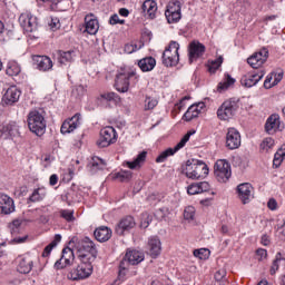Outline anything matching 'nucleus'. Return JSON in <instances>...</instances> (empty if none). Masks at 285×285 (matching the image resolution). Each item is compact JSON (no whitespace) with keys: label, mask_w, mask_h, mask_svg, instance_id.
Wrapping results in <instances>:
<instances>
[{"label":"nucleus","mask_w":285,"mask_h":285,"mask_svg":"<svg viewBox=\"0 0 285 285\" xmlns=\"http://www.w3.org/2000/svg\"><path fill=\"white\" fill-rule=\"evenodd\" d=\"M139 82V75H137V70L128 69L122 73H118L116 77V90L118 92H128L130 86H137Z\"/></svg>","instance_id":"obj_1"},{"label":"nucleus","mask_w":285,"mask_h":285,"mask_svg":"<svg viewBox=\"0 0 285 285\" xmlns=\"http://www.w3.org/2000/svg\"><path fill=\"white\" fill-rule=\"evenodd\" d=\"M184 173L188 179H204L208 175V165L202 160H188Z\"/></svg>","instance_id":"obj_2"},{"label":"nucleus","mask_w":285,"mask_h":285,"mask_svg":"<svg viewBox=\"0 0 285 285\" xmlns=\"http://www.w3.org/2000/svg\"><path fill=\"white\" fill-rule=\"evenodd\" d=\"M27 121L30 132H33L37 137L46 135V117H43V114L38 110L30 111Z\"/></svg>","instance_id":"obj_3"},{"label":"nucleus","mask_w":285,"mask_h":285,"mask_svg":"<svg viewBox=\"0 0 285 285\" xmlns=\"http://www.w3.org/2000/svg\"><path fill=\"white\" fill-rule=\"evenodd\" d=\"M92 275V261H80L76 269L68 274V279L77 282L78 279H88Z\"/></svg>","instance_id":"obj_4"},{"label":"nucleus","mask_w":285,"mask_h":285,"mask_svg":"<svg viewBox=\"0 0 285 285\" xmlns=\"http://www.w3.org/2000/svg\"><path fill=\"white\" fill-rule=\"evenodd\" d=\"M163 63L167 68L179 63V42L171 41L163 52Z\"/></svg>","instance_id":"obj_5"},{"label":"nucleus","mask_w":285,"mask_h":285,"mask_svg":"<svg viewBox=\"0 0 285 285\" xmlns=\"http://www.w3.org/2000/svg\"><path fill=\"white\" fill-rule=\"evenodd\" d=\"M78 257L80 262H95L97 259V246H95V243L90 238H86L82 242L78 250Z\"/></svg>","instance_id":"obj_6"},{"label":"nucleus","mask_w":285,"mask_h":285,"mask_svg":"<svg viewBox=\"0 0 285 285\" xmlns=\"http://www.w3.org/2000/svg\"><path fill=\"white\" fill-rule=\"evenodd\" d=\"M237 101L235 99L226 100L222 104V106L217 110V117L222 121H228V119H233L235 117V112H237Z\"/></svg>","instance_id":"obj_7"},{"label":"nucleus","mask_w":285,"mask_h":285,"mask_svg":"<svg viewBox=\"0 0 285 285\" xmlns=\"http://www.w3.org/2000/svg\"><path fill=\"white\" fill-rule=\"evenodd\" d=\"M214 175L220 184H226L230 179L233 171L230 164L226 160H217L214 166Z\"/></svg>","instance_id":"obj_8"},{"label":"nucleus","mask_w":285,"mask_h":285,"mask_svg":"<svg viewBox=\"0 0 285 285\" xmlns=\"http://www.w3.org/2000/svg\"><path fill=\"white\" fill-rule=\"evenodd\" d=\"M117 141V130L108 126L100 130V136L97 140L98 148H108L111 144Z\"/></svg>","instance_id":"obj_9"},{"label":"nucleus","mask_w":285,"mask_h":285,"mask_svg":"<svg viewBox=\"0 0 285 285\" xmlns=\"http://www.w3.org/2000/svg\"><path fill=\"white\" fill-rule=\"evenodd\" d=\"M19 23L26 32H35L38 28L37 17L32 16L30 11L20 14Z\"/></svg>","instance_id":"obj_10"},{"label":"nucleus","mask_w":285,"mask_h":285,"mask_svg":"<svg viewBox=\"0 0 285 285\" xmlns=\"http://www.w3.org/2000/svg\"><path fill=\"white\" fill-rule=\"evenodd\" d=\"M75 262V252L70 247H65L62 249V254L60 259H58L55 263V268L57 271H61L62 268H66L68 266H72V263Z\"/></svg>","instance_id":"obj_11"},{"label":"nucleus","mask_w":285,"mask_h":285,"mask_svg":"<svg viewBox=\"0 0 285 285\" xmlns=\"http://www.w3.org/2000/svg\"><path fill=\"white\" fill-rule=\"evenodd\" d=\"M265 130L267 135H275V132H282L284 130V124L279 119V115H271L265 124Z\"/></svg>","instance_id":"obj_12"},{"label":"nucleus","mask_w":285,"mask_h":285,"mask_svg":"<svg viewBox=\"0 0 285 285\" xmlns=\"http://www.w3.org/2000/svg\"><path fill=\"white\" fill-rule=\"evenodd\" d=\"M242 146V135L235 128H228L226 134V148L237 150Z\"/></svg>","instance_id":"obj_13"},{"label":"nucleus","mask_w":285,"mask_h":285,"mask_svg":"<svg viewBox=\"0 0 285 285\" xmlns=\"http://www.w3.org/2000/svg\"><path fill=\"white\" fill-rule=\"evenodd\" d=\"M268 60V49L263 48L261 51L255 52L249 58H247V63L250 68L257 69L262 68L264 63Z\"/></svg>","instance_id":"obj_14"},{"label":"nucleus","mask_w":285,"mask_h":285,"mask_svg":"<svg viewBox=\"0 0 285 285\" xmlns=\"http://www.w3.org/2000/svg\"><path fill=\"white\" fill-rule=\"evenodd\" d=\"M204 52H206V46H204V43L197 40L191 41L188 47L189 63L204 57Z\"/></svg>","instance_id":"obj_15"},{"label":"nucleus","mask_w":285,"mask_h":285,"mask_svg":"<svg viewBox=\"0 0 285 285\" xmlns=\"http://www.w3.org/2000/svg\"><path fill=\"white\" fill-rule=\"evenodd\" d=\"M79 126H81V114H76L71 118L63 121V124L60 128V132L62 135H68L70 132H75V130H77V128H79Z\"/></svg>","instance_id":"obj_16"},{"label":"nucleus","mask_w":285,"mask_h":285,"mask_svg":"<svg viewBox=\"0 0 285 285\" xmlns=\"http://www.w3.org/2000/svg\"><path fill=\"white\" fill-rule=\"evenodd\" d=\"M33 66L40 72H50L55 67V62L48 56H33Z\"/></svg>","instance_id":"obj_17"},{"label":"nucleus","mask_w":285,"mask_h":285,"mask_svg":"<svg viewBox=\"0 0 285 285\" xmlns=\"http://www.w3.org/2000/svg\"><path fill=\"white\" fill-rule=\"evenodd\" d=\"M264 75H266L264 70H261L258 72L246 73L245 76L242 77L240 83L245 88H253V86H257V83H259V81L264 79Z\"/></svg>","instance_id":"obj_18"},{"label":"nucleus","mask_w":285,"mask_h":285,"mask_svg":"<svg viewBox=\"0 0 285 285\" xmlns=\"http://www.w3.org/2000/svg\"><path fill=\"white\" fill-rule=\"evenodd\" d=\"M237 193L242 204H250V200L253 199V185L243 183L237 186Z\"/></svg>","instance_id":"obj_19"},{"label":"nucleus","mask_w":285,"mask_h":285,"mask_svg":"<svg viewBox=\"0 0 285 285\" xmlns=\"http://www.w3.org/2000/svg\"><path fill=\"white\" fill-rule=\"evenodd\" d=\"M17 271L22 275H28L32 271L33 262L30 255H22L17 258Z\"/></svg>","instance_id":"obj_20"},{"label":"nucleus","mask_w":285,"mask_h":285,"mask_svg":"<svg viewBox=\"0 0 285 285\" xmlns=\"http://www.w3.org/2000/svg\"><path fill=\"white\" fill-rule=\"evenodd\" d=\"M19 137V125L17 122H9L0 127V139H10Z\"/></svg>","instance_id":"obj_21"},{"label":"nucleus","mask_w":285,"mask_h":285,"mask_svg":"<svg viewBox=\"0 0 285 285\" xmlns=\"http://www.w3.org/2000/svg\"><path fill=\"white\" fill-rule=\"evenodd\" d=\"M0 213L1 215H10L14 213V199L12 197L0 194Z\"/></svg>","instance_id":"obj_22"},{"label":"nucleus","mask_w":285,"mask_h":285,"mask_svg":"<svg viewBox=\"0 0 285 285\" xmlns=\"http://www.w3.org/2000/svg\"><path fill=\"white\" fill-rule=\"evenodd\" d=\"M85 32H87V35H96L99 32V20H97V16L89 13L85 17Z\"/></svg>","instance_id":"obj_23"},{"label":"nucleus","mask_w":285,"mask_h":285,"mask_svg":"<svg viewBox=\"0 0 285 285\" xmlns=\"http://www.w3.org/2000/svg\"><path fill=\"white\" fill-rule=\"evenodd\" d=\"M147 248L150 257H153L154 259H156V257H159V255H161V240L159 239V237L151 236L148 239Z\"/></svg>","instance_id":"obj_24"},{"label":"nucleus","mask_w":285,"mask_h":285,"mask_svg":"<svg viewBox=\"0 0 285 285\" xmlns=\"http://www.w3.org/2000/svg\"><path fill=\"white\" fill-rule=\"evenodd\" d=\"M21 97V90L17 88V86H11L7 89L6 94L3 95V101L7 106H12L19 101Z\"/></svg>","instance_id":"obj_25"},{"label":"nucleus","mask_w":285,"mask_h":285,"mask_svg":"<svg viewBox=\"0 0 285 285\" xmlns=\"http://www.w3.org/2000/svg\"><path fill=\"white\" fill-rule=\"evenodd\" d=\"M135 218L132 216H127L119 222L116 227V233L117 235H124L126 230H131V228H135Z\"/></svg>","instance_id":"obj_26"},{"label":"nucleus","mask_w":285,"mask_h":285,"mask_svg":"<svg viewBox=\"0 0 285 285\" xmlns=\"http://www.w3.org/2000/svg\"><path fill=\"white\" fill-rule=\"evenodd\" d=\"M144 259V253L137 249L128 250L125 255V262H128V264H130L131 266H137V264H141Z\"/></svg>","instance_id":"obj_27"},{"label":"nucleus","mask_w":285,"mask_h":285,"mask_svg":"<svg viewBox=\"0 0 285 285\" xmlns=\"http://www.w3.org/2000/svg\"><path fill=\"white\" fill-rule=\"evenodd\" d=\"M148 157V151H141L137 155L134 161H125V166L130 170H139L144 164H146V158Z\"/></svg>","instance_id":"obj_28"},{"label":"nucleus","mask_w":285,"mask_h":285,"mask_svg":"<svg viewBox=\"0 0 285 285\" xmlns=\"http://www.w3.org/2000/svg\"><path fill=\"white\" fill-rule=\"evenodd\" d=\"M75 57H77V55L75 53L73 50L57 51V61H58V63H60V66H66L67 63H72V61H75Z\"/></svg>","instance_id":"obj_29"},{"label":"nucleus","mask_w":285,"mask_h":285,"mask_svg":"<svg viewBox=\"0 0 285 285\" xmlns=\"http://www.w3.org/2000/svg\"><path fill=\"white\" fill-rule=\"evenodd\" d=\"M94 235L97 242H108V239L112 237V230L107 226H100L96 228V230L94 232Z\"/></svg>","instance_id":"obj_30"},{"label":"nucleus","mask_w":285,"mask_h":285,"mask_svg":"<svg viewBox=\"0 0 285 285\" xmlns=\"http://www.w3.org/2000/svg\"><path fill=\"white\" fill-rule=\"evenodd\" d=\"M138 66L142 72H150V70H155L157 60L153 57L142 58L138 61Z\"/></svg>","instance_id":"obj_31"},{"label":"nucleus","mask_w":285,"mask_h":285,"mask_svg":"<svg viewBox=\"0 0 285 285\" xmlns=\"http://www.w3.org/2000/svg\"><path fill=\"white\" fill-rule=\"evenodd\" d=\"M142 12L148 14L150 19H155V14L157 12V2H155V0H146L142 3Z\"/></svg>","instance_id":"obj_32"},{"label":"nucleus","mask_w":285,"mask_h":285,"mask_svg":"<svg viewBox=\"0 0 285 285\" xmlns=\"http://www.w3.org/2000/svg\"><path fill=\"white\" fill-rule=\"evenodd\" d=\"M181 150V148H177V145L174 148H168L165 151L160 153L159 156L156 158L157 164H164L168 159V157H173L175 153Z\"/></svg>","instance_id":"obj_33"},{"label":"nucleus","mask_w":285,"mask_h":285,"mask_svg":"<svg viewBox=\"0 0 285 285\" xmlns=\"http://www.w3.org/2000/svg\"><path fill=\"white\" fill-rule=\"evenodd\" d=\"M46 195H48V191L46 190V187H39L33 190L31 196L29 197L30 202H42V199H46Z\"/></svg>","instance_id":"obj_34"},{"label":"nucleus","mask_w":285,"mask_h":285,"mask_svg":"<svg viewBox=\"0 0 285 285\" xmlns=\"http://www.w3.org/2000/svg\"><path fill=\"white\" fill-rule=\"evenodd\" d=\"M261 153H271L275 148V139L272 137L264 138L259 145Z\"/></svg>","instance_id":"obj_35"},{"label":"nucleus","mask_w":285,"mask_h":285,"mask_svg":"<svg viewBox=\"0 0 285 285\" xmlns=\"http://www.w3.org/2000/svg\"><path fill=\"white\" fill-rule=\"evenodd\" d=\"M91 173H97V170H104L106 168V161L99 157H94L89 164Z\"/></svg>","instance_id":"obj_36"},{"label":"nucleus","mask_w":285,"mask_h":285,"mask_svg":"<svg viewBox=\"0 0 285 285\" xmlns=\"http://www.w3.org/2000/svg\"><path fill=\"white\" fill-rule=\"evenodd\" d=\"M196 117H199V106L191 105L183 116V119L185 121H193Z\"/></svg>","instance_id":"obj_37"},{"label":"nucleus","mask_w":285,"mask_h":285,"mask_svg":"<svg viewBox=\"0 0 285 285\" xmlns=\"http://www.w3.org/2000/svg\"><path fill=\"white\" fill-rule=\"evenodd\" d=\"M285 160V145L281 146V148L275 153L273 165L275 168H279L282 166V161Z\"/></svg>","instance_id":"obj_38"},{"label":"nucleus","mask_w":285,"mask_h":285,"mask_svg":"<svg viewBox=\"0 0 285 285\" xmlns=\"http://www.w3.org/2000/svg\"><path fill=\"white\" fill-rule=\"evenodd\" d=\"M282 264H285V258L282 257V253H277L276 257L272 264V267L269 269L271 275H275V273H277V271H279V267L282 266Z\"/></svg>","instance_id":"obj_39"},{"label":"nucleus","mask_w":285,"mask_h":285,"mask_svg":"<svg viewBox=\"0 0 285 285\" xmlns=\"http://www.w3.org/2000/svg\"><path fill=\"white\" fill-rule=\"evenodd\" d=\"M235 83V78L230 77V75H226L225 79L218 83V91L222 92V90H228L230 86Z\"/></svg>","instance_id":"obj_40"},{"label":"nucleus","mask_w":285,"mask_h":285,"mask_svg":"<svg viewBox=\"0 0 285 285\" xmlns=\"http://www.w3.org/2000/svg\"><path fill=\"white\" fill-rule=\"evenodd\" d=\"M174 12H181V2L179 0L169 2L165 14H173Z\"/></svg>","instance_id":"obj_41"},{"label":"nucleus","mask_w":285,"mask_h":285,"mask_svg":"<svg viewBox=\"0 0 285 285\" xmlns=\"http://www.w3.org/2000/svg\"><path fill=\"white\" fill-rule=\"evenodd\" d=\"M6 72L9 77H17V75L21 72V67H19V65H17L16 62H10L7 66Z\"/></svg>","instance_id":"obj_42"},{"label":"nucleus","mask_w":285,"mask_h":285,"mask_svg":"<svg viewBox=\"0 0 285 285\" xmlns=\"http://www.w3.org/2000/svg\"><path fill=\"white\" fill-rule=\"evenodd\" d=\"M193 255L194 257H197V259H208V257H210V249L208 248L194 249Z\"/></svg>","instance_id":"obj_43"},{"label":"nucleus","mask_w":285,"mask_h":285,"mask_svg":"<svg viewBox=\"0 0 285 285\" xmlns=\"http://www.w3.org/2000/svg\"><path fill=\"white\" fill-rule=\"evenodd\" d=\"M115 178L119 179V181H129V179H132V171L121 170L116 174Z\"/></svg>","instance_id":"obj_44"},{"label":"nucleus","mask_w":285,"mask_h":285,"mask_svg":"<svg viewBox=\"0 0 285 285\" xmlns=\"http://www.w3.org/2000/svg\"><path fill=\"white\" fill-rule=\"evenodd\" d=\"M60 217H62V219H66V222H75V210L61 209Z\"/></svg>","instance_id":"obj_45"},{"label":"nucleus","mask_w":285,"mask_h":285,"mask_svg":"<svg viewBox=\"0 0 285 285\" xmlns=\"http://www.w3.org/2000/svg\"><path fill=\"white\" fill-rule=\"evenodd\" d=\"M222 63H224L223 57H218L216 60H213L209 65V72H215L219 70V68L222 67Z\"/></svg>","instance_id":"obj_46"},{"label":"nucleus","mask_w":285,"mask_h":285,"mask_svg":"<svg viewBox=\"0 0 285 285\" xmlns=\"http://www.w3.org/2000/svg\"><path fill=\"white\" fill-rule=\"evenodd\" d=\"M154 217H156L158 222H164V219L168 217V208L157 209L154 214Z\"/></svg>","instance_id":"obj_47"},{"label":"nucleus","mask_w":285,"mask_h":285,"mask_svg":"<svg viewBox=\"0 0 285 285\" xmlns=\"http://www.w3.org/2000/svg\"><path fill=\"white\" fill-rule=\"evenodd\" d=\"M184 218L188 222H193V219H195V207L187 206L184 210Z\"/></svg>","instance_id":"obj_48"},{"label":"nucleus","mask_w":285,"mask_h":285,"mask_svg":"<svg viewBox=\"0 0 285 285\" xmlns=\"http://www.w3.org/2000/svg\"><path fill=\"white\" fill-rule=\"evenodd\" d=\"M165 17H166L168 23H177V21H179V19H181V11L174 12V13H165Z\"/></svg>","instance_id":"obj_49"},{"label":"nucleus","mask_w":285,"mask_h":285,"mask_svg":"<svg viewBox=\"0 0 285 285\" xmlns=\"http://www.w3.org/2000/svg\"><path fill=\"white\" fill-rule=\"evenodd\" d=\"M141 46H137V42H129L125 45V52L126 55H132V52H137V50H140Z\"/></svg>","instance_id":"obj_50"},{"label":"nucleus","mask_w":285,"mask_h":285,"mask_svg":"<svg viewBox=\"0 0 285 285\" xmlns=\"http://www.w3.org/2000/svg\"><path fill=\"white\" fill-rule=\"evenodd\" d=\"M159 101L151 97H146L145 99V110H153Z\"/></svg>","instance_id":"obj_51"},{"label":"nucleus","mask_w":285,"mask_h":285,"mask_svg":"<svg viewBox=\"0 0 285 285\" xmlns=\"http://www.w3.org/2000/svg\"><path fill=\"white\" fill-rule=\"evenodd\" d=\"M195 135V130L193 131H188L183 138L177 144V148H184V146H186V144H188V141L190 140V136Z\"/></svg>","instance_id":"obj_52"},{"label":"nucleus","mask_w":285,"mask_h":285,"mask_svg":"<svg viewBox=\"0 0 285 285\" xmlns=\"http://www.w3.org/2000/svg\"><path fill=\"white\" fill-rule=\"evenodd\" d=\"M187 193H188V195H199V193H202L199 189V183H194V184L189 185L187 187Z\"/></svg>","instance_id":"obj_53"},{"label":"nucleus","mask_w":285,"mask_h":285,"mask_svg":"<svg viewBox=\"0 0 285 285\" xmlns=\"http://www.w3.org/2000/svg\"><path fill=\"white\" fill-rule=\"evenodd\" d=\"M20 227H21V220H19V219L13 220L9 225V228H10L12 235H17V233H19Z\"/></svg>","instance_id":"obj_54"},{"label":"nucleus","mask_w":285,"mask_h":285,"mask_svg":"<svg viewBox=\"0 0 285 285\" xmlns=\"http://www.w3.org/2000/svg\"><path fill=\"white\" fill-rule=\"evenodd\" d=\"M109 23L110 26H117V23H119L120 26H124V23H126V20L119 19V14L115 13L110 17Z\"/></svg>","instance_id":"obj_55"},{"label":"nucleus","mask_w":285,"mask_h":285,"mask_svg":"<svg viewBox=\"0 0 285 285\" xmlns=\"http://www.w3.org/2000/svg\"><path fill=\"white\" fill-rule=\"evenodd\" d=\"M216 282H218V284H220V282H224V279L226 278V272L224 269H219L215 273L214 275Z\"/></svg>","instance_id":"obj_56"},{"label":"nucleus","mask_w":285,"mask_h":285,"mask_svg":"<svg viewBox=\"0 0 285 285\" xmlns=\"http://www.w3.org/2000/svg\"><path fill=\"white\" fill-rule=\"evenodd\" d=\"M150 222H153V217L148 213L142 214L141 227L148 228Z\"/></svg>","instance_id":"obj_57"},{"label":"nucleus","mask_w":285,"mask_h":285,"mask_svg":"<svg viewBox=\"0 0 285 285\" xmlns=\"http://www.w3.org/2000/svg\"><path fill=\"white\" fill-rule=\"evenodd\" d=\"M273 79H274V73H269L267 77H266V79H265V81H264V88H266V90H269V88H273V86H275V85H273Z\"/></svg>","instance_id":"obj_58"},{"label":"nucleus","mask_w":285,"mask_h":285,"mask_svg":"<svg viewBox=\"0 0 285 285\" xmlns=\"http://www.w3.org/2000/svg\"><path fill=\"white\" fill-rule=\"evenodd\" d=\"M256 255L258 257V261L263 262V259H266L268 257V252L264 248H258L256 250Z\"/></svg>","instance_id":"obj_59"},{"label":"nucleus","mask_w":285,"mask_h":285,"mask_svg":"<svg viewBox=\"0 0 285 285\" xmlns=\"http://www.w3.org/2000/svg\"><path fill=\"white\" fill-rule=\"evenodd\" d=\"M200 193H209L210 184L208 181H200L198 183Z\"/></svg>","instance_id":"obj_60"},{"label":"nucleus","mask_w":285,"mask_h":285,"mask_svg":"<svg viewBox=\"0 0 285 285\" xmlns=\"http://www.w3.org/2000/svg\"><path fill=\"white\" fill-rule=\"evenodd\" d=\"M101 99H106V101H115V99H117V94L115 92H107V94H102Z\"/></svg>","instance_id":"obj_61"},{"label":"nucleus","mask_w":285,"mask_h":285,"mask_svg":"<svg viewBox=\"0 0 285 285\" xmlns=\"http://www.w3.org/2000/svg\"><path fill=\"white\" fill-rule=\"evenodd\" d=\"M267 208H269V210H275L277 208V200L271 198L267 203Z\"/></svg>","instance_id":"obj_62"},{"label":"nucleus","mask_w":285,"mask_h":285,"mask_svg":"<svg viewBox=\"0 0 285 285\" xmlns=\"http://www.w3.org/2000/svg\"><path fill=\"white\" fill-rule=\"evenodd\" d=\"M72 195H75V190H69L66 196L65 199L68 204H72V202H75V198L72 197Z\"/></svg>","instance_id":"obj_63"},{"label":"nucleus","mask_w":285,"mask_h":285,"mask_svg":"<svg viewBox=\"0 0 285 285\" xmlns=\"http://www.w3.org/2000/svg\"><path fill=\"white\" fill-rule=\"evenodd\" d=\"M126 258H124V261L120 262V265H119V275H126Z\"/></svg>","instance_id":"obj_64"}]
</instances>
